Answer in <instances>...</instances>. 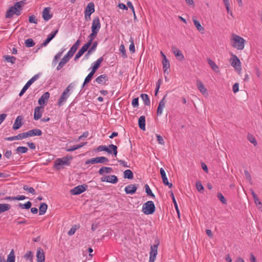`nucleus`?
Here are the masks:
<instances>
[{"mask_svg":"<svg viewBox=\"0 0 262 262\" xmlns=\"http://www.w3.org/2000/svg\"><path fill=\"white\" fill-rule=\"evenodd\" d=\"M246 40L237 35H234L232 39L231 46L237 49L242 50L244 48Z\"/></svg>","mask_w":262,"mask_h":262,"instance_id":"2","label":"nucleus"},{"mask_svg":"<svg viewBox=\"0 0 262 262\" xmlns=\"http://www.w3.org/2000/svg\"><path fill=\"white\" fill-rule=\"evenodd\" d=\"M58 30L56 29V30L52 32L50 34H49L48 35L47 38L49 40H50V41H51V40H52L55 37V36H56V34L58 33Z\"/></svg>","mask_w":262,"mask_h":262,"instance_id":"51","label":"nucleus"},{"mask_svg":"<svg viewBox=\"0 0 262 262\" xmlns=\"http://www.w3.org/2000/svg\"><path fill=\"white\" fill-rule=\"evenodd\" d=\"M138 125L142 130H145V117L144 116L140 117L138 119Z\"/></svg>","mask_w":262,"mask_h":262,"instance_id":"24","label":"nucleus"},{"mask_svg":"<svg viewBox=\"0 0 262 262\" xmlns=\"http://www.w3.org/2000/svg\"><path fill=\"white\" fill-rule=\"evenodd\" d=\"M208 63L212 69L213 71H214L215 72L217 73L219 72V67L216 64V63L211 59L208 58L207 59Z\"/></svg>","mask_w":262,"mask_h":262,"instance_id":"31","label":"nucleus"},{"mask_svg":"<svg viewBox=\"0 0 262 262\" xmlns=\"http://www.w3.org/2000/svg\"><path fill=\"white\" fill-rule=\"evenodd\" d=\"M169 193L170 194V196H171V199L172 200V202H173V203L174 204V206L175 209H176V210L177 211V212L178 213V217L180 218V211H179V208H178V206L176 200L175 199L174 194H173L172 191H170Z\"/></svg>","mask_w":262,"mask_h":262,"instance_id":"33","label":"nucleus"},{"mask_svg":"<svg viewBox=\"0 0 262 262\" xmlns=\"http://www.w3.org/2000/svg\"><path fill=\"white\" fill-rule=\"evenodd\" d=\"M16 137H17V140H21V139L27 138V134L25 132V133L19 134L18 135H17L16 136Z\"/></svg>","mask_w":262,"mask_h":262,"instance_id":"59","label":"nucleus"},{"mask_svg":"<svg viewBox=\"0 0 262 262\" xmlns=\"http://www.w3.org/2000/svg\"><path fill=\"white\" fill-rule=\"evenodd\" d=\"M156 136L157 137V141L158 143L161 145H164L165 142L164 141L163 137L161 135L158 134L156 135Z\"/></svg>","mask_w":262,"mask_h":262,"instance_id":"58","label":"nucleus"},{"mask_svg":"<svg viewBox=\"0 0 262 262\" xmlns=\"http://www.w3.org/2000/svg\"><path fill=\"white\" fill-rule=\"evenodd\" d=\"M109 161L108 158L104 157H97L96 158L88 159L85 161V164H96V163H106Z\"/></svg>","mask_w":262,"mask_h":262,"instance_id":"7","label":"nucleus"},{"mask_svg":"<svg viewBox=\"0 0 262 262\" xmlns=\"http://www.w3.org/2000/svg\"><path fill=\"white\" fill-rule=\"evenodd\" d=\"M38 78V75H36L33 77H32L27 82V83L24 85V86L21 89V91L20 92L19 95V96H21L27 91V90L30 86V85L35 81Z\"/></svg>","mask_w":262,"mask_h":262,"instance_id":"11","label":"nucleus"},{"mask_svg":"<svg viewBox=\"0 0 262 262\" xmlns=\"http://www.w3.org/2000/svg\"><path fill=\"white\" fill-rule=\"evenodd\" d=\"M70 58L64 55L57 67V70L58 71L60 70L70 60Z\"/></svg>","mask_w":262,"mask_h":262,"instance_id":"26","label":"nucleus"},{"mask_svg":"<svg viewBox=\"0 0 262 262\" xmlns=\"http://www.w3.org/2000/svg\"><path fill=\"white\" fill-rule=\"evenodd\" d=\"M50 97V93L48 92H45L38 99V103L39 105H45L46 101Z\"/></svg>","mask_w":262,"mask_h":262,"instance_id":"21","label":"nucleus"},{"mask_svg":"<svg viewBox=\"0 0 262 262\" xmlns=\"http://www.w3.org/2000/svg\"><path fill=\"white\" fill-rule=\"evenodd\" d=\"M3 58L8 62H11L12 64H14L15 62L16 58L14 56L6 55L3 56Z\"/></svg>","mask_w":262,"mask_h":262,"instance_id":"40","label":"nucleus"},{"mask_svg":"<svg viewBox=\"0 0 262 262\" xmlns=\"http://www.w3.org/2000/svg\"><path fill=\"white\" fill-rule=\"evenodd\" d=\"M11 207V206L9 204H0V213L9 210Z\"/></svg>","mask_w":262,"mask_h":262,"instance_id":"37","label":"nucleus"},{"mask_svg":"<svg viewBox=\"0 0 262 262\" xmlns=\"http://www.w3.org/2000/svg\"><path fill=\"white\" fill-rule=\"evenodd\" d=\"M87 144V142H82L78 145H74L70 148H66V150L67 151H73L76 149H78L83 146Z\"/></svg>","mask_w":262,"mask_h":262,"instance_id":"30","label":"nucleus"},{"mask_svg":"<svg viewBox=\"0 0 262 262\" xmlns=\"http://www.w3.org/2000/svg\"><path fill=\"white\" fill-rule=\"evenodd\" d=\"M244 173L245 174L246 180L251 184V176L248 170H245L244 171Z\"/></svg>","mask_w":262,"mask_h":262,"instance_id":"57","label":"nucleus"},{"mask_svg":"<svg viewBox=\"0 0 262 262\" xmlns=\"http://www.w3.org/2000/svg\"><path fill=\"white\" fill-rule=\"evenodd\" d=\"M31 206H32V203L30 201H28L27 202H26V203H25L24 204H21V203H19L18 204V206L19 207L21 208V209H28L31 207Z\"/></svg>","mask_w":262,"mask_h":262,"instance_id":"41","label":"nucleus"},{"mask_svg":"<svg viewBox=\"0 0 262 262\" xmlns=\"http://www.w3.org/2000/svg\"><path fill=\"white\" fill-rule=\"evenodd\" d=\"M192 20L197 30L202 33H204L205 30L204 28L202 26L200 21L196 20L194 17H192Z\"/></svg>","mask_w":262,"mask_h":262,"instance_id":"28","label":"nucleus"},{"mask_svg":"<svg viewBox=\"0 0 262 262\" xmlns=\"http://www.w3.org/2000/svg\"><path fill=\"white\" fill-rule=\"evenodd\" d=\"M98 151H104L109 154H113L115 156L117 155V146L114 144H110L108 146L100 145L97 148Z\"/></svg>","mask_w":262,"mask_h":262,"instance_id":"4","label":"nucleus"},{"mask_svg":"<svg viewBox=\"0 0 262 262\" xmlns=\"http://www.w3.org/2000/svg\"><path fill=\"white\" fill-rule=\"evenodd\" d=\"M98 33V32L92 31V33L88 36L89 39L86 43H88V45L91 46L93 40L96 37Z\"/></svg>","mask_w":262,"mask_h":262,"instance_id":"27","label":"nucleus"},{"mask_svg":"<svg viewBox=\"0 0 262 262\" xmlns=\"http://www.w3.org/2000/svg\"><path fill=\"white\" fill-rule=\"evenodd\" d=\"M196 85L198 86V89L202 93H203V94L206 93L207 89L205 88L202 81H201L199 80H198L196 81Z\"/></svg>","mask_w":262,"mask_h":262,"instance_id":"32","label":"nucleus"},{"mask_svg":"<svg viewBox=\"0 0 262 262\" xmlns=\"http://www.w3.org/2000/svg\"><path fill=\"white\" fill-rule=\"evenodd\" d=\"M119 51L122 53V56L124 58H126L127 57V54L126 53V50L124 46L122 44L120 46Z\"/></svg>","mask_w":262,"mask_h":262,"instance_id":"46","label":"nucleus"},{"mask_svg":"<svg viewBox=\"0 0 262 262\" xmlns=\"http://www.w3.org/2000/svg\"><path fill=\"white\" fill-rule=\"evenodd\" d=\"M25 45L26 47L30 48L33 47L35 45V42L32 38H29L25 40Z\"/></svg>","mask_w":262,"mask_h":262,"instance_id":"44","label":"nucleus"},{"mask_svg":"<svg viewBox=\"0 0 262 262\" xmlns=\"http://www.w3.org/2000/svg\"><path fill=\"white\" fill-rule=\"evenodd\" d=\"M162 64L164 72L165 73H167L168 74L169 72H168L167 70L170 68V63L169 61L167 59V58H163Z\"/></svg>","mask_w":262,"mask_h":262,"instance_id":"25","label":"nucleus"},{"mask_svg":"<svg viewBox=\"0 0 262 262\" xmlns=\"http://www.w3.org/2000/svg\"><path fill=\"white\" fill-rule=\"evenodd\" d=\"M195 186H196V188L199 192H203V191L204 190V188L203 186L202 185V184H201V182H200V181L197 182L196 183Z\"/></svg>","mask_w":262,"mask_h":262,"instance_id":"50","label":"nucleus"},{"mask_svg":"<svg viewBox=\"0 0 262 262\" xmlns=\"http://www.w3.org/2000/svg\"><path fill=\"white\" fill-rule=\"evenodd\" d=\"M103 58L102 57L99 58L94 63V65L92 67V70L90 73L88 75V76L85 77L84 81L83 82L82 86L83 87L84 85L89 83L91 80L92 79L94 74L96 73L98 68L100 67L101 63H102Z\"/></svg>","mask_w":262,"mask_h":262,"instance_id":"1","label":"nucleus"},{"mask_svg":"<svg viewBox=\"0 0 262 262\" xmlns=\"http://www.w3.org/2000/svg\"><path fill=\"white\" fill-rule=\"evenodd\" d=\"M138 184H130L125 187L124 191L126 194H133L136 193Z\"/></svg>","mask_w":262,"mask_h":262,"instance_id":"16","label":"nucleus"},{"mask_svg":"<svg viewBox=\"0 0 262 262\" xmlns=\"http://www.w3.org/2000/svg\"><path fill=\"white\" fill-rule=\"evenodd\" d=\"M165 106L162 105V104H159L158 106L157 113L158 115H160L162 113L163 108Z\"/></svg>","mask_w":262,"mask_h":262,"instance_id":"62","label":"nucleus"},{"mask_svg":"<svg viewBox=\"0 0 262 262\" xmlns=\"http://www.w3.org/2000/svg\"><path fill=\"white\" fill-rule=\"evenodd\" d=\"M123 177L125 179L132 180L134 178L133 172L130 169L125 170L123 172Z\"/></svg>","mask_w":262,"mask_h":262,"instance_id":"35","label":"nucleus"},{"mask_svg":"<svg viewBox=\"0 0 262 262\" xmlns=\"http://www.w3.org/2000/svg\"><path fill=\"white\" fill-rule=\"evenodd\" d=\"M217 196L218 199L221 201V202L223 204H227V201H226V199L225 198V197L223 195V194L221 193L218 192Z\"/></svg>","mask_w":262,"mask_h":262,"instance_id":"52","label":"nucleus"},{"mask_svg":"<svg viewBox=\"0 0 262 262\" xmlns=\"http://www.w3.org/2000/svg\"><path fill=\"white\" fill-rule=\"evenodd\" d=\"M97 45H98L97 41H93V43H92L91 46L89 48V49H90L92 51H94L96 50Z\"/></svg>","mask_w":262,"mask_h":262,"instance_id":"61","label":"nucleus"},{"mask_svg":"<svg viewBox=\"0 0 262 262\" xmlns=\"http://www.w3.org/2000/svg\"><path fill=\"white\" fill-rule=\"evenodd\" d=\"M27 134V138L32 136H40L42 135V132L40 129L35 128L31 130H29V131L26 132Z\"/></svg>","mask_w":262,"mask_h":262,"instance_id":"18","label":"nucleus"},{"mask_svg":"<svg viewBox=\"0 0 262 262\" xmlns=\"http://www.w3.org/2000/svg\"><path fill=\"white\" fill-rule=\"evenodd\" d=\"M15 258L14 250L12 249L8 256L7 262H15Z\"/></svg>","mask_w":262,"mask_h":262,"instance_id":"42","label":"nucleus"},{"mask_svg":"<svg viewBox=\"0 0 262 262\" xmlns=\"http://www.w3.org/2000/svg\"><path fill=\"white\" fill-rule=\"evenodd\" d=\"M231 65L234 67L237 71H241V62L239 59L235 55H232V58L230 59Z\"/></svg>","mask_w":262,"mask_h":262,"instance_id":"9","label":"nucleus"},{"mask_svg":"<svg viewBox=\"0 0 262 262\" xmlns=\"http://www.w3.org/2000/svg\"><path fill=\"white\" fill-rule=\"evenodd\" d=\"M62 52H63L62 51L60 52L54 56V58L53 59V63H56L58 62V59L60 58V57L62 54Z\"/></svg>","mask_w":262,"mask_h":262,"instance_id":"56","label":"nucleus"},{"mask_svg":"<svg viewBox=\"0 0 262 262\" xmlns=\"http://www.w3.org/2000/svg\"><path fill=\"white\" fill-rule=\"evenodd\" d=\"M48 205L45 203H41L40 204V206L39 207V215H42L45 214L47 210Z\"/></svg>","mask_w":262,"mask_h":262,"instance_id":"36","label":"nucleus"},{"mask_svg":"<svg viewBox=\"0 0 262 262\" xmlns=\"http://www.w3.org/2000/svg\"><path fill=\"white\" fill-rule=\"evenodd\" d=\"M43 107L41 106H37L35 108L34 113V119L37 120L41 117L42 112L40 111L41 109H43Z\"/></svg>","mask_w":262,"mask_h":262,"instance_id":"22","label":"nucleus"},{"mask_svg":"<svg viewBox=\"0 0 262 262\" xmlns=\"http://www.w3.org/2000/svg\"><path fill=\"white\" fill-rule=\"evenodd\" d=\"M107 80L108 77L106 74L101 75L95 79V81L99 84H104Z\"/></svg>","mask_w":262,"mask_h":262,"instance_id":"23","label":"nucleus"},{"mask_svg":"<svg viewBox=\"0 0 262 262\" xmlns=\"http://www.w3.org/2000/svg\"><path fill=\"white\" fill-rule=\"evenodd\" d=\"M15 8L12 6L10 7L9 9L7 11L5 17L6 18H10L12 17L13 15L15 14Z\"/></svg>","mask_w":262,"mask_h":262,"instance_id":"34","label":"nucleus"},{"mask_svg":"<svg viewBox=\"0 0 262 262\" xmlns=\"http://www.w3.org/2000/svg\"><path fill=\"white\" fill-rule=\"evenodd\" d=\"M23 119L24 117L23 116H18L17 117L12 127L14 130L19 129L23 125L22 120Z\"/></svg>","mask_w":262,"mask_h":262,"instance_id":"19","label":"nucleus"},{"mask_svg":"<svg viewBox=\"0 0 262 262\" xmlns=\"http://www.w3.org/2000/svg\"><path fill=\"white\" fill-rule=\"evenodd\" d=\"M232 91L234 93H237L239 91V84L238 83H235L232 87Z\"/></svg>","mask_w":262,"mask_h":262,"instance_id":"64","label":"nucleus"},{"mask_svg":"<svg viewBox=\"0 0 262 262\" xmlns=\"http://www.w3.org/2000/svg\"><path fill=\"white\" fill-rule=\"evenodd\" d=\"M95 11V6L93 2H90L87 5L84 11V16L86 20H88L87 17L89 19H91V15Z\"/></svg>","mask_w":262,"mask_h":262,"instance_id":"10","label":"nucleus"},{"mask_svg":"<svg viewBox=\"0 0 262 262\" xmlns=\"http://www.w3.org/2000/svg\"><path fill=\"white\" fill-rule=\"evenodd\" d=\"M172 51L173 54H174L175 56L179 60L182 61L184 60V56L183 55L182 52L179 49H178L177 47L174 46H172Z\"/></svg>","mask_w":262,"mask_h":262,"instance_id":"17","label":"nucleus"},{"mask_svg":"<svg viewBox=\"0 0 262 262\" xmlns=\"http://www.w3.org/2000/svg\"><path fill=\"white\" fill-rule=\"evenodd\" d=\"M24 257L26 259H29L31 261H33V254L32 252L30 251H28L24 255Z\"/></svg>","mask_w":262,"mask_h":262,"instance_id":"49","label":"nucleus"},{"mask_svg":"<svg viewBox=\"0 0 262 262\" xmlns=\"http://www.w3.org/2000/svg\"><path fill=\"white\" fill-rule=\"evenodd\" d=\"M144 188L145 189V192L148 196H151L153 198H155V195L152 192V191L150 189L148 184H145L144 186Z\"/></svg>","mask_w":262,"mask_h":262,"instance_id":"43","label":"nucleus"},{"mask_svg":"<svg viewBox=\"0 0 262 262\" xmlns=\"http://www.w3.org/2000/svg\"><path fill=\"white\" fill-rule=\"evenodd\" d=\"M247 139L254 146H256L257 144V141L255 138V137L251 134H248L247 136Z\"/></svg>","mask_w":262,"mask_h":262,"instance_id":"47","label":"nucleus"},{"mask_svg":"<svg viewBox=\"0 0 262 262\" xmlns=\"http://www.w3.org/2000/svg\"><path fill=\"white\" fill-rule=\"evenodd\" d=\"M28 20L30 23L37 24V19L34 15H32L29 17Z\"/></svg>","mask_w":262,"mask_h":262,"instance_id":"53","label":"nucleus"},{"mask_svg":"<svg viewBox=\"0 0 262 262\" xmlns=\"http://www.w3.org/2000/svg\"><path fill=\"white\" fill-rule=\"evenodd\" d=\"M88 187V186L86 184L78 185L71 189L70 190V193L72 195H78L86 190Z\"/></svg>","mask_w":262,"mask_h":262,"instance_id":"8","label":"nucleus"},{"mask_svg":"<svg viewBox=\"0 0 262 262\" xmlns=\"http://www.w3.org/2000/svg\"><path fill=\"white\" fill-rule=\"evenodd\" d=\"M156 210V206L151 201H148L142 206V211L146 215L152 214Z\"/></svg>","mask_w":262,"mask_h":262,"instance_id":"3","label":"nucleus"},{"mask_svg":"<svg viewBox=\"0 0 262 262\" xmlns=\"http://www.w3.org/2000/svg\"><path fill=\"white\" fill-rule=\"evenodd\" d=\"M73 159V157L71 155H67L62 158H58L55 161L54 166L56 169H59L60 168L58 166L62 165L69 166L70 165V160Z\"/></svg>","mask_w":262,"mask_h":262,"instance_id":"5","label":"nucleus"},{"mask_svg":"<svg viewBox=\"0 0 262 262\" xmlns=\"http://www.w3.org/2000/svg\"><path fill=\"white\" fill-rule=\"evenodd\" d=\"M141 98L144 101V104L146 105H150V100L148 95L146 94H141L140 95Z\"/></svg>","mask_w":262,"mask_h":262,"instance_id":"39","label":"nucleus"},{"mask_svg":"<svg viewBox=\"0 0 262 262\" xmlns=\"http://www.w3.org/2000/svg\"><path fill=\"white\" fill-rule=\"evenodd\" d=\"M50 10H51L50 7H46L43 9V10L42 11V16L43 19L45 21L49 20L52 17V14H50Z\"/></svg>","mask_w":262,"mask_h":262,"instance_id":"20","label":"nucleus"},{"mask_svg":"<svg viewBox=\"0 0 262 262\" xmlns=\"http://www.w3.org/2000/svg\"><path fill=\"white\" fill-rule=\"evenodd\" d=\"M113 171V168L110 167H102L98 171L100 175H103L104 173H110Z\"/></svg>","mask_w":262,"mask_h":262,"instance_id":"29","label":"nucleus"},{"mask_svg":"<svg viewBox=\"0 0 262 262\" xmlns=\"http://www.w3.org/2000/svg\"><path fill=\"white\" fill-rule=\"evenodd\" d=\"M45 256L43 249L39 247L37 249L36 260L37 262H45Z\"/></svg>","mask_w":262,"mask_h":262,"instance_id":"15","label":"nucleus"},{"mask_svg":"<svg viewBox=\"0 0 262 262\" xmlns=\"http://www.w3.org/2000/svg\"><path fill=\"white\" fill-rule=\"evenodd\" d=\"M73 88V84L70 83L63 91L59 99L58 100V105L61 106L62 103L66 101L68 96H69V92L70 90Z\"/></svg>","mask_w":262,"mask_h":262,"instance_id":"6","label":"nucleus"},{"mask_svg":"<svg viewBox=\"0 0 262 262\" xmlns=\"http://www.w3.org/2000/svg\"><path fill=\"white\" fill-rule=\"evenodd\" d=\"M28 150V148L26 147H25V146H19V147H17V148L16 149V151L17 152H19V153H21V154L26 153Z\"/></svg>","mask_w":262,"mask_h":262,"instance_id":"48","label":"nucleus"},{"mask_svg":"<svg viewBox=\"0 0 262 262\" xmlns=\"http://www.w3.org/2000/svg\"><path fill=\"white\" fill-rule=\"evenodd\" d=\"M101 182H106L112 184L117 183L118 181V179L115 175L105 176L100 179Z\"/></svg>","mask_w":262,"mask_h":262,"instance_id":"12","label":"nucleus"},{"mask_svg":"<svg viewBox=\"0 0 262 262\" xmlns=\"http://www.w3.org/2000/svg\"><path fill=\"white\" fill-rule=\"evenodd\" d=\"M131 39H132V38H131ZM129 49L130 52L132 53H133L135 52V45H134V42L133 40H131V43L129 45Z\"/></svg>","mask_w":262,"mask_h":262,"instance_id":"60","label":"nucleus"},{"mask_svg":"<svg viewBox=\"0 0 262 262\" xmlns=\"http://www.w3.org/2000/svg\"><path fill=\"white\" fill-rule=\"evenodd\" d=\"M149 262H154L157 255V250L150 249Z\"/></svg>","mask_w":262,"mask_h":262,"instance_id":"38","label":"nucleus"},{"mask_svg":"<svg viewBox=\"0 0 262 262\" xmlns=\"http://www.w3.org/2000/svg\"><path fill=\"white\" fill-rule=\"evenodd\" d=\"M50 41H51L47 38L40 45V47L36 49L35 52H37L40 49V48L46 46Z\"/></svg>","mask_w":262,"mask_h":262,"instance_id":"54","label":"nucleus"},{"mask_svg":"<svg viewBox=\"0 0 262 262\" xmlns=\"http://www.w3.org/2000/svg\"><path fill=\"white\" fill-rule=\"evenodd\" d=\"M132 104L134 107H137L139 106V98L138 97L135 98L133 99Z\"/></svg>","mask_w":262,"mask_h":262,"instance_id":"55","label":"nucleus"},{"mask_svg":"<svg viewBox=\"0 0 262 262\" xmlns=\"http://www.w3.org/2000/svg\"><path fill=\"white\" fill-rule=\"evenodd\" d=\"M90 47V46L88 43H85L78 51L77 53L76 54L74 60L75 61L77 60Z\"/></svg>","mask_w":262,"mask_h":262,"instance_id":"13","label":"nucleus"},{"mask_svg":"<svg viewBox=\"0 0 262 262\" xmlns=\"http://www.w3.org/2000/svg\"><path fill=\"white\" fill-rule=\"evenodd\" d=\"M23 189L24 190L28 191L29 193H32L33 194H35V189L33 187H29L27 185H24Z\"/></svg>","mask_w":262,"mask_h":262,"instance_id":"45","label":"nucleus"},{"mask_svg":"<svg viewBox=\"0 0 262 262\" xmlns=\"http://www.w3.org/2000/svg\"><path fill=\"white\" fill-rule=\"evenodd\" d=\"M159 241L158 240H156L155 241V244H154L153 245H151L150 246V249H153L154 250H157L158 249V246L159 245Z\"/></svg>","mask_w":262,"mask_h":262,"instance_id":"63","label":"nucleus"},{"mask_svg":"<svg viewBox=\"0 0 262 262\" xmlns=\"http://www.w3.org/2000/svg\"><path fill=\"white\" fill-rule=\"evenodd\" d=\"M101 27V24L98 16L94 18L91 27L92 31L99 32Z\"/></svg>","mask_w":262,"mask_h":262,"instance_id":"14","label":"nucleus"}]
</instances>
